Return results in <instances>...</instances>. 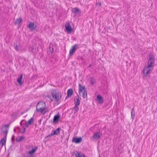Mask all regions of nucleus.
Returning <instances> with one entry per match:
<instances>
[{
	"instance_id": "393cba45",
	"label": "nucleus",
	"mask_w": 157,
	"mask_h": 157,
	"mask_svg": "<svg viewBox=\"0 0 157 157\" xmlns=\"http://www.w3.org/2000/svg\"><path fill=\"white\" fill-rule=\"evenodd\" d=\"M90 82L92 85L94 84L96 82L95 80L93 78V77H91L90 80Z\"/></svg>"
},
{
	"instance_id": "2f4dec72",
	"label": "nucleus",
	"mask_w": 157,
	"mask_h": 157,
	"mask_svg": "<svg viewBox=\"0 0 157 157\" xmlns=\"http://www.w3.org/2000/svg\"><path fill=\"white\" fill-rule=\"evenodd\" d=\"M48 111L43 110L42 112L40 113H41L42 114L44 115Z\"/></svg>"
},
{
	"instance_id": "e433bc0d",
	"label": "nucleus",
	"mask_w": 157,
	"mask_h": 157,
	"mask_svg": "<svg viewBox=\"0 0 157 157\" xmlns=\"http://www.w3.org/2000/svg\"><path fill=\"white\" fill-rule=\"evenodd\" d=\"M71 97L70 96L68 95L67 94V96L66 97L65 99H67V98H68L69 97Z\"/></svg>"
},
{
	"instance_id": "72a5a7b5",
	"label": "nucleus",
	"mask_w": 157,
	"mask_h": 157,
	"mask_svg": "<svg viewBox=\"0 0 157 157\" xmlns=\"http://www.w3.org/2000/svg\"><path fill=\"white\" fill-rule=\"evenodd\" d=\"M15 49L17 51L18 50V47L17 44L15 45Z\"/></svg>"
},
{
	"instance_id": "1a4fd4ad",
	"label": "nucleus",
	"mask_w": 157,
	"mask_h": 157,
	"mask_svg": "<svg viewBox=\"0 0 157 157\" xmlns=\"http://www.w3.org/2000/svg\"><path fill=\"white\" fill-rule=\"evenodd\" d=\"M92 138L96 140L99 139L100 138V132H98L95 133H94V134L92 136Z\"/></svg>"
},
{
	"instance_id": "423d86ee",
	"label": "nucleus",
	"mask_w": 157,
	"mask_h": 157,
	"mask_svg": "<svg viewBox=\"0 0 157 157\" xmlns=\"http://www.w3.org/2000/svg\"><path fill=\"white\" fill-rule=\"evenodd\" d=\"M65 27V31L68 33H71L73 30L71 28L70 23L69 22L66 23Z\"/></svg>"
},
{
	"instance_id": "0eeeda50",
	"label": "nucleus",
	"mask_w": 157,
	"mask_h": 157,
	"mask_svg": "<svg viewBox=\"0 0 157 157\" xmlns=\"http://www.w3.org/2000/svg\"><path fill=\"white\" fill-rule=\"evenodd\" d=\"M82 138L81 137H73L72 138V142L75 144H78L82 142Z\"/></svg>"
},
{
	"instance_id": "c03bdc74",
	"label": "nucleus",
	"mask_w": 157,
	"mask_h": 157,
	"mask_svg": "<svg viewBox=\"0 0 157 157\" xmlns=\"http://www.w3.org/2000/svg\"><path fill=\"white\" fill-rule=\"evenodd\" d=\"M69 139V137H68V138L67 139V140L68 141Z\"/></svg>"
},
{
	"instance_id": "f03ea898",
	"label": "nucleus",
	"mask_w": 157,
	"mask_h": 157,
	"mask_svg": "<svg viewBox=\"0 0 157 157\" xmlns=\"http://www.w3.org/2000/svg\"><path fill=\"white\" fill-rule=\"evenodd\" d=\"M51 94L54 99L55 100L57 105L60 103L59 99H61L62 97L61 92H56V90L52 89L51 90Z\"/></svg>"
},
{
	"instance_id": "b1692460",
	"label": "nucleus",
	"mask_w": 157,
	"mask_h": 157,
	"mask_svg": "<svg viewBox=\"0 0 157 157\" xmlns=\"http://www.w3.org/2000/svg\"><path fill=\"white\" fill-rule=\"evenodd\" d=\"M25 138V137L24 136H21L19 139H18L17 138L16 139V141L17 142H19L21 141L23 139H24Z\"/></svg>"
},
{
	"instance_id": "de8ad7c7",
	"label": "nucleus",
	"mask_w": 157,
	"mask_h": 157,
	"mask_svg": "<svg viewBox=\"0 0 157 157\" xmlns=\"http://www.w3.org/2000/svg\"><path fill=\"white\" fill-rule=\"evenodd\" d=\"M38 122H40V121H39Z\"/></svg>"
},
{
	"instance_id": "a878e982",
	"label": "nucleus",
	"mask_w": 157,
	"mask_h": 157,
	"mask_svg": "<svg viewBox=\"0 0 157 157\" xmlns=\"http://www.w3.org/2000/svg\"><path fill=\"white\" fill-rule=\"evenodd\" d=\"M85 91H83L82 93V97L83 99L87 98V94L85 95Z\"/></svg>"
},
{
	"instance_id": "9d476101",
	"label": "nucleus",
	"mask_w": 157,
	"mask_h": 157,
	"mask_svg": "<svg viewBox=\"0 0 157 157\" xmlns=\"http://www.w3.org/2000/svg\"><path fill=\"white\" fill-rule=\"evenodd\" d=\"M74 102L75 105H79L80 101L79 99V97L78 94H77V95L75 97L74 99Z\"/></svg>"
},
{
	"instance_id": "c85d7f7f",
	"label": "nucleus",
	"mask_w": 157,
	"mask_h": 157,
	"mask_svg": "<svg viewBox=\"0 0 157 157\" xmlns=\"http://www.w3.org/2000/svg\"><path fill=\"white\" fill-rule=\"evenodd\" d=\"M22 131H19V132H20L21 133V134H22L23 133H24V132H25V128L24 127H23L22 128Z\"/></svg>"
},
{
	"instance_id": "4c0bfd02",
	"label": "nucleus",
	"mask_w": 157,
	"mask_h": 157,
	"mask_svg": "<svg viewBox=\"0 0 157 157\" xmlns=\"http://www.w3.org/2000/svg\"><path fill=\"white\" fill-rule=\"evenodd\" d=\"M48 97V98H50L51 97V95H47V96H45V97Z\"/></svg>"
},
{
	"instance_id": "bb28decb",
	"label": "nucleus",
	"mask_w": 157,
	"mask_h": 157,
	"mask_svg": "<svg viewBox=\"0 0 157 157\" xmlns=\"http://www.w3.org/2000/svg\"><path fill=\"white\" fill-rule=\"evenodd\" d=\"M8 132V129H6L5 131H2V133H5V135L4 136H6V137L7 133Z\"/></svg>"
},
{
	"instance_id": "49530a36",
	"label": "nucleus",
	"mask_w": 157,
	"mask_h": 157,
	"mask_svg": "<svg viewBox=\"0 0 157 157\" xmlns=\"http://www.w3.org/2000/svg\"><path fill=\"white\" fill-rule=\"evenodd\" d=\"M14 132H15V129H14Z\"/></svg>"
},
{
	"instance_id": "ea45409f",
	"label": "nucleus",
	"mask_w": 157,
	"mask_h": 157,
	"mask_svg": "<svg viewBox=\"0 0 157 157\" xmlns=\"http://www.w3.org/2000/svg\"><path fill=\"white\" fill-rule=\"evenodd\" d=\"M132 112H135L134 108H133L132 109Z\"/></svg>"
},
{
	"instance_id": "f8f14e48",
	"label": "nucleus",
	"mask_w": 157,
	"mask_h": 157,
	"mask_svg": "<svg viewBox=\"0 0 157 157\" xmlns=\"http://www.w3.org/2000/svg\"><path fill=\"white\" fill-rule=\"evenodd\" d=\"M72 12L76 14H80L81 11L79 8L75 7L72 9Z\"/></svg>"
},
{
	"instance_id": "c756f323",
	"label": "nucleus",
	"mask_w": 157,
	"mask_h": 157,
	"mask_svg": "<svg viewBox=\"0 0 157 157\" xmlns=\"http://www.w3.org/2000/svg\"><path fill=\"white\" fill-rule=\"evenodd\" d=\"M131 117L132 119H133L134 117V115H135V112H131Z\"/></svg>"
},
{
	"instance_id": "a211bd4d",
	"label": "nucleus",
	"mask_w": 157,
	"mask_h": 157,
	"mask_svg": "<svg viewBox=\"0 0 157 157\" xmlns=\"http://www.w3.org/2000/svg\"><path fill=\"white\" fill-rule=\"evenodd\" d=\"M6 136H4V138H2L0 141V144H1L2 147L4 145H5L6 143Z\"/></svg>"
},
{
	"instance_id": "ddd939ff",
	"label": "nucleus",
	"mask_w": 157,
	"mask_h": 157,
	"mask_svg": "<svg viewBox=\"0 0 157 157\" xmlns=\"http://www.w3.org/2000/svg\"><path fill=\"white\" fill-rule=\"evenodd\" d=\"M60 117V116L59 115V113H58L56 115H55L53 118V122L54 123H56L58 122Z\"/></svg>"
},
{
	"instance_id": "a19ab883",
	"label": "nucleus",
	"mask_w": 157,
	"mask_h": 157,
	"mask_svg": "<svg viewBox=\"0 0 157 157\" xmlns=\"http://www.w3.org/2000/svg\"><path fill=\"white\" fill-rule=\"evenodd\" d=\"M84 92H85V91H84ZM85 95L87 94V91H86V90H85Z\"/></svg>"
},
{
	"instance_id": "7ed1b4c3",
	"label": "nucleus",
	"mask_w": 157,
	"mask_h": 157,
	"mask_svg": "<svg viewBox=\"0 0 157 157\" xmlns=\"http://www.w3.org/2000/svg\"><path fill=\"white\" fill-rule=\"evenodd\" d=\"M46 107L45 103L42 101L39 102L36 105V111L37 112H42L44 110Z\"/></svg>"
},
{
	"instance_id": "4be33fe9",
	"label": "nucleus",
	"mask_w": 157,
	"mask_h": 157,
	"mask_svg": "<svg viewBox=\"0 0 157 157\" xmlns=\"http://www.w3.org/2000/svg\"><path fill=\"white\" fill-rule=\"evenodd\" d=\"M22 21V19L21 17H19L18 18H17L14 22V24L16 25L17 24L20 23Z\"/></svg>"
},
{
	"instance_id": "20e7f679",
	"label": "nucleus",
	"mask_w": 157,
	"mask_h": 157,
	"mask_svg": "<svg viewBox=\"0 0 157 157\" xmlns=\"http://www.w3.org/2000/svg\"><path fill=\"white\" fill-rule=\"evenodd\" d=\"M61 128H57L55 130H52L51 132V134H49L45 137V138L50 137L54 135H58L60 132Z\"/></svg>"
},
{
	"instance_id": "cd10ccee",
	"label": "nucleus",
	"mask_w": 157,
	"mask_h": 157,
	"mask_svg": "<svg viewBox=\"0 0 157 157\" xmlns=\"http://www.w3.org/2000/svg\"><path fill=\"white\" fill-rule=\"evenodd\" d=\"M49 50L51 53H52L54 51L53 47H51L50 46L49 47Z\"/></svg>"
},
{
	"instance_id": "4468645a",
	"label": "nucleus",
	"mask_w": 157,
	"mask_h": 157,
	"mask_svg": "<svg viewBox=\"0 0 157 157\" xmlns=\"http://www.w3.org/2000/svg\"><path fill=\"white\" fill-rule=\"evenodd\" d=\"M36 25H34V22H30L28 25V28L31 30L34 29L36 27Z\"/></svg>"
},
{
	"instance_id": "7c9ffc66",
	"label": "nucleus",
	"mask_w": 157,
	"mask_h": 157,
	"mask_svg": "<svg viewBox=\"0 0 157 157\" xmlns=\"http://www.w3.org/2000/svg\"><path fill=\"white\" fill-rule=\"evenodd\" d=\"M96 6H98L100 7L101 6V3L100 2H99L96 3Z\"/></svg>"
},
{
	"instance_id": "f257e3e1",
	"label": "nucleus",
	"mask_w": 157,
	"mask_h": 157,
	"mask_svg": "<svg viewBox=\"0 0 157 157\" xmlns=\"http://www.w3.org/2000/svg\"><path fill=\"white\" fill-rule=\"evenodd\" d=\"M155 58L154 55L151 53L149 54V58L147 61V66L144 68L143 72V75L145 77H147L150 71H151L152 69H151L150 68L153 67L155 64Z\"/></svg>"
},
{
	"instance_id": "c9c22d12",
	"label": "nucleus",
	"mask_w": 157,
	"mask_h": 157,
	"mask_svg": "<svg viewBox=\"0 0 157 157\" xmlns=\"http://www.w3.org/2000/svg\"><path fill=\"white\" fill-rule=\"evenodd\" d=\"M118 147H119V148H120L121 149L122 148H123V147L122 146V144H120L119 146Z\"/></svg>"
},
{
	"instance_id": "f3484780",
	"label": "nucleus",
	"mask_w": 157,
	"mask_h": 157,
	"mask_svg": "<svg viewBox=\"0 0 157 157\" xmlns=\"http://www.w3.org/2000/svg\"><path fill=\"white\" fill-rule=\"evenodd\" d=\"M22 74H21L20 77H18L17 79V82H18V84L20 85L21 86L22 85L23 82L22 81V80L23 78L22 77Z\"/></svg>"
},
{
	"instance_id": "39448f33",
	"label": "nucleus",
	"mask_w": 157,
	"mask_h": 157,
	"mask_svg": "<svg viewBox=\"0 0 157 157\" xmlns=\"http://www.w3.org/2000/svg\"><path fill=\"white\" fill-rule=\"evenodd\" d=\"M79 48V45L78 44H75L73 46L72 48L70 49L69 52V56H71L73 55L75 53V52L77 49Z\"/></svg>"
},
{
	"instance_id": "2eb2a0df",
	"label": "nucleus",
	"mask_w": 157,
	"mask_h": 157,
	"mask_svg": "<svg viewBox=\"0 0 157 157\" xmlns=\"http://www.w3.org/2000/svg\"><path fill=\"white\" fill-rule=\"evenodd\" d=\"M33 118H31L27 122H25V124L24 123L23 124L25 125V126L27 127L29 125L31 124L33 122Z\"/></svg>"
},
{
	"instance_id": "dca6fc26",
	"label": "nucleus",
	"mask_w": 157,
	"mask_h": 157,
	"mask_svg": "<svg viewBox=\"0 0 157 157\" xmlns=\"http://www.w3.org/2000/svg\"><path fill=\"white\" fill-rule=\"evenodd\" d=\"M97 99L99 103L102 104L103 103V98L100 95L98 94L97 95Z\"/></svg>"
},
{
	"instance_id": "f704fd0d",
	"label": "nucleus",
	"mask_w": 157,
	"mask_h": 157,
	"mask_svg": "<svg viewBox=\"0 0 157 157\" xmlns=\"http://www.w3.org/2000/svg\"><path fill=\"white\" fill-rule=\"evenodd\" d=\"M10 125L9 124H6L4 125V127L5 128H8L9 126Z\"/></svg>"
},
{
	"instance_id": "9b49d317",
	"label": "nucleus",
	"mask_w": 157,
	"mask_h": 157,
	"mask_svg": "<svg viewBox=\"0 0 157 157\" xmlns=\"http://www.w3.org/2000/svg\"><path fill=\"white\" fill-rule=\"evenodd\" d=\"M73 152L74 154H75L77 157H86L84 154H81V152H78L77 151H74Z\"/></svg>"
},
{
	"instance_id": "09e8293b",
	"label": "nucleus",
	"mask_w": 157,
	"mask_h": 157,
	"mask_svg": "<svg viewBox=\"0 0 157 157\" xmlns=\"http://www.w3.org/2000/svg\"><path fill=\"white\" fill-rule=\"evenodd\" d=\"M38 122H40V121H39Z\"/></svg>"
},
{
	"instance_id": "6ab92c4d",
	"label": "nucleus",
	"mask_w": 157,
	"mask_h": 157,
	"mask_svg": "<svg viewBox=\"0 0 157 157\" xmlns=\"http://www.w3.org/2000/svg\"><path fill=\"white\" fill-rule=\"evenodd\" d=\"M32 149L30 150V151H29V154L30 155H31L33 154L36 151L37 149H38V147L37 146H36L34 147V148H33V147H32Z\"/></svg>"
},
{
	"instance_id": "a18cd8bd",
	"label": "nucleus",
	"mask_w": 157,
	"mask_h": 157,
	"mask_svg": "<svg viewBox=\"0 0 157 157\" xmlns=\"http://www.w3.org/2000/svg\"><path fill=\"white\" fill-rule=\"evenodd\" d=\"M51 101H53V100L52 99H51Z\"/></svg>"
},
{
	"instance_id": "79ce46f5",
	"label": "nucleus",
	"mask_w": 157,
	"mask_h": 157,
	"mask_svg": "<svg viewBox=\"0 0 157 157\" xmlns=\"http://www.w3.org/2000/svg\"><path fill=\"white\" fill-rule=\"evenodd\" d=\"M33 157L32 155H30L29 156H26V157Z\"/></svg>"
},
{
	"instance_id": "5701e85b",
	"label": "nucleus",
	"mask_w": 157,
	"mask_h": 157,
	"mask_svg": "<svg viewBox=\"0 0 157 157\" xmlns=\"http://www.w3.org/2000/svg\"><path fill=\"white\" fill-rule=\"evenodd\" d=\"M73 92L71 88L68 89L67 91V94L71 96L73 94Z\"/></svg>"
},
{
	"instance_id": "6e6552de",
	"label": "nucleus",
	"mask_w": 157,
	"mask_h": 157,
	"mask_svg": "<svg viewBox=\"0 0 157 157\" xmlns=\"http://www.w3.org/2000/svg\"><path fill=\"white\" fill-rule=\"evenodd\" d=\"M86 89L85 88V86H83L81 85V84H79L78 85V92L80 95V94L82 93H83L84 91H85Z\"/></svg>"
},
{
	"instance_id": "58836bf2",
	"label": "nucleus",
	"mask_w": 157,
	"mask_h": 157,
	"mask_svg": "<svg viewBox=\"0 0 157 157\" xmlns=\"http://www.w3.org/2000/svg\"><path fill=\"white\" fill-rule=\"evenodd\" d=\"M91 64H90V65L88 66V67H87V68H90V67H91Z\"/></svg>"
},
{
	"instance_id": "37998d69",
	"label": "nucleus",
	"mask_w": 157,
	"mask_h": 157,
	"mask_svg": "<svg viewBox=\"0 0 157 157\" xmlns=\"http://www.w3.org/2000/svg\"><path fill=\"white\" fill-rule=\"evenodd\" d=\"M120 150H121V149L119 148V147H118V149H117V150L118 151H120Z\"/></svg>"
},
{
	"instance_id": "473e14b6",
	"label": "nucleus",
	"mask_w": 157,
	"mask_h": 157,
	"mask_svg": "<svg viewBox=\"0 0 157 157\" xmlns=\"http://www.w3.org/2000/svg\"><path fill=\"white\" fill-rule=\"evenodd\" d=\"M14 137H15L13 135L11 138V140H12V142L13 143H14Z\"/></svg>"
},
{
	"instance_id": "412c9836",
	"label": "nucleus",
	"mask_w": 157,
	"mask_h": 157,
	"mask_svg": "<svg viewBox=\"0 0 157 157\" xmlns=\"http://www.w3.org/2000/svg\"><path fill=\"white\" fill-rule=\"evenodd\" d=\"M29 51L33 53H35L36 51V48H34L33 46L29 47Z\"/></svg>"
},
{
	"instance_id": "aec40b11",
	"label": "nucleus",
	"mask_w": 157,
	"mask_h": 157,
	"mask_svg": "<svg viewBox=\"0 0 157 157\" xmlns=\"http://www.w3.org/2000/svg\"><path fill=\"white\" fill-rule=\"evenodd\" d=\"M78 105H75V106L72 109L75 114H76L79 110V108L78 107Z\"/></svg>"
}]
</instances>
